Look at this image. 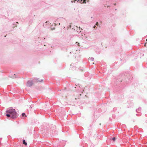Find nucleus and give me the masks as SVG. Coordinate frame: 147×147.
Masks as SVG:
<instances>
[{
  "instance_id": "12",
  "label": "nucleus",
  "mask_w": 147,
  "mask_h": 147,
  "mask_svg": "<svg viewBox=\"0 0 147 147\" xmlns=\"http://www.w3.org/2000/svg\"><path fill=\"white\" fill-rule=\"evenodd\" d=\"M79 44V43H78V44Z\"/></svg>"
},
{
  "instance_id": "2",
  "label": "nucleus",
  "mask_w": 147,
  "mask_h": 147,
  "mask_svg": "<svg viewBox=\"0 0 147 147\" xmlns=\"http://www.w3.org/2000/svg\"><path fill=\"white\" fill-rule=\"evenodd\" d=\"M33 83V82L31 80L28 81L27 83V86H32Z\"/></svg>"
},
{
  "instance_id": "10",
  "label": "nucleus",
  "mask_w": 147,
  "mask_h": 147,
  "mask_svg": "<svg viewBox=\"0 0 147 147\" xmlns=\"http://www.w3.org/2000/svg\"><path fill=\"white\" fill-rule=\"evenodd\" d=\"M91 59L92 60V61H93V59H94V58H91Z\"/></svg>"
},
{
  "instance_id": "4",
  "label": "nucleus",
  "mask_w": 147,
  "mask_h": 147,
  "mask_svg": "<svg viewBox=\"0 0 147 147\" xmlns=\"http://www.w3.org/2000/svg\"><path fill=\"white\" fill-rule=\"evenodd\" d=\"M23 144H25L26 146L27 145V143L26 142L25 140H23Z\"/></svg>"
},
{
  "instance_id": "3",
  "label": "nucleus",
  "mask_w": 147,
  "mask_h": 147,
  "mask_svg": "<svg viewBox=\"0 0 147 147\" xmlns=\"http://www.w3.org/2000/svg\"><path fill=\"white\" fill-rule=\"evenodd\" d=\"M42 81V80H39L38 79H34V81L35 82H41Z\"/></svg>"
},
{
  "instance_id": "7",
  "label": "nucleus",
  "mask_w": 147,
  "mask_h": 147,
  "mask_svg": "<svg viewBox=\"0 0 147 147\" xmlns=\"http://www.w3.org/2000/svg\"><path fill=\"white\" fill-rule=\"evenodd\" d=\"M141 110V108H139L138 109L136 110L137 112L140 111Z\"/></svg>"
},
{
  "instance_id": "11",
  "label": "nucleus",
  "mask_w": 147,
  "mask_h": 147,
  "mask_svg": "<svg viewBox=\"0 0 147 147\" xmlns=\"http://www.w3.org/2000/svg\"><path fill=\"white\" fill-rule=\"evenodd\" d=\"M95 27H96V26H94L93 28H95Z\"/></svg>"
},
{
  "instance_id": "1",
  "label": "nucleus",
  "mask_w": 147,
  "mask_h": 147,
  "mask_svg": "<svg viewBox=\"0 0 147 147\" xmlns=\"http://www.w3.org/2000/svg\"><path fill=\"white\" fill-rule=\"evenodd\" d=\"M6 115L12 118H16L18 117V114L14 109H9L6 111Z\"/></svg>"
},
{
  "instance_id": "5",
  "label": "nucleus",
  "mask_w": 147,
  "mask_h": 147,
  "mask_svg": "<svg viewBox=\"0 0 147 147\" xmlns=\"http://www.w3.org/2000/svg\"><path fill=\"white\" fill-rule=\"evenodd\" d=\"M81 3H84V2L85 3V0H81Z\"/></svg>"
},
{
  "instance_id": "9",
  "label": "nucleus",
  "mask_w": 147,
  "mask_h": 147,
  "mask_svg": "<svg viewBox=\"0 0 147 147\" xmlns=\"http://www.w3.org/2000/svg\"><path fill=\"white\" fill-rule=\"evenodd\" d=\"M96 24V25L98 26V22H97Z\"/></svg>"
},
{
  "instance_id": "8",
  "label": "nucleus",
  "mask_w": 147,
  "mask_h": 147,
  "mask_svg": "<svg viewBox=\"0 0 147 147\" xmlns=\"http://www.w3.org/2000/svg\"><path fill=\"white\" fill-rule=\"evenodd\" d=\"M112 139L113 141H115V137H113L112 138Z\"/></svg>"
},
{
  "instance_id": "6",
  "label": "nucleus",
  "mask_w": 147,
  "mask_h": 147,
  "mask_svg": "<svg viewBox=\"0 0 147 147\" xmlns=\"http://www.w3.org/2000/svg\"><path fill=\"white\" fill-rule=\"evenodd\" d=\"M22 117H24V116H25V117H26V115H25V113H23L22 114Z\"/></svg>"
}]
</instances>
